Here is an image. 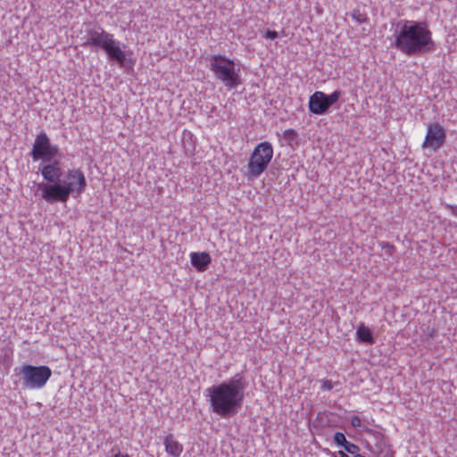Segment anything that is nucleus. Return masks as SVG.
Instances as JSON below:
<instances>
[{"mask_svg": "<svg viewBox=\"0 0 457 457\" xmlns=\"http://www.w3.org/2000/svg\"><path fill=\"white\" fill-rule=\"evenodd\" d=\"M247 386L245 377L237 373L229 379L208 387L204 395L211 411L224 419L236 415L242 408Z\"/></svg>", "mask_w": 457, "mask_h": 457, "instance_id": "nucleus-1", "label": "nucleus"}, {"mask_svg": "<svg viewBox=\"0 0 457 457\" xmlns=\"http://www.w3.org/2000/svg\"><path fill=\"white\" fill-rule=\"evenodd\" d=\"M394 38V46L408 56L420 55L436 48L432 32L426 22L401 21L396 25Z\"/></svg>", "mask_w": 457, "mask_h": 457, "instance_id": "nucleus-2", "label": "nucleus"}, {"mask_svg": "<svg viewBox=\"0 0 457 457\" xmlns=\"http://www.w3.org/2000/svg\"><path fill=\"white\" fill-rule=\"evenodd\" d=\"M87 186L84 172L80 169L68 170L54 184H39L42 198L48 204L66 203L70 196L78 198Z\"/></svg>", "mask_w": 457, "mask_h": 457, "instance_id": "nucleus-3", "label": "nucleus"}, {"mask_svg": "<svg viewBox=\"0 0 457 457\" xmlns=\"http://www.w3.org/2000/svg\"><path fill=\"white\" fill-rule=\"evenodd\" d=\"M85 39V46L102 49L109 60L115 62L120 66L124 65L127 58L126 46L117 40L113 34L102 28L90 29L87 31Z\"/></svg>", "mask_w": 457, "mask_h": 457, "instance_id": "nucleus-4", "label": "nucleus"}, {"mask_svg": "<svg viewBox=\"0 0 457 457\" xmlns=\"http://www.w3.org/2000/svg\"><path fill=\"white\" fill-rule=\"evenodd\" d=\"M209 67L215 78L228 89L237 88L241 84V71L235 62L225 55H212Z\"/></svg>", "mask_w": 457, "mask_h": 457, "instance_id": "nucleus-5", "label": "nucleus"}, {"mask_svg": "<svg viewBox=\"0 0 457 457\" xmlns=\"http://www.w3.org/2000/svg\"><path fill=\"white\" fill-rule=\"evenodd\" d=\"M273 157V147L268 141L258 144L252 152L244 175L248 180L258 179L268 168Z\"/></svg>", "mask_w": 457, "mask_h": 457, "instance_id": "nucleus-6", "label": "nucleus"}, {"mask_svg": "<svg viewBox=\"0 0 457 457\" xmlns=\"http://www.w3.org/2000/svg\"><path fill=\"white\" fill-rule=\"evenodd\" d=\"M19 374L22 380V386L30 390L43 388L52 376V370L48 366H33L25 364L21 367Z\"/></svg>", "mask_w": 457, "mask_h": 457, "instance_id": "nucleus-7", "label": "nucleus"}, {"mask_svg": "<svg viewBox=\"0 0 457 457\" xmlns=\"http://www.w3.org/2000/svg\"><path fill=\"white\" fill-rule=\"evenodd\" d=\"M59 148L52 145L46 132H40L35 138L31 156L34 161L51 162L58 154Z\"/></svg>", "mask_w": 457, "mask_h": 457, "instance_id": "nucleus-8", "label": "nucleus"}, {"mask_svg": "<svg viewBox=\"0 0 457 457\" xmlns=\"http://www.w3.org/2000/svg\"><path fill=\"white\" fill-rule=\"evenodd\" d=\"M445 129L439 123L429 124L422 146L436 152L445 144Z\"/></svg>", "mask_w": 457, "mask_h": 457, "instance_id": "nucleus-9", "label": "nucleus"}, {"mask_svg": "<svg viewBox=\"0 0 457 457\" xmlns=\"http://www.w3.org/2000/svg\"><path fill=\"white\" fill-rule=\"evenodd\" d=\"M330 108L327 100V95L321 91H316L309 99L310 111L317 115L325 114Z\"/></svg>", "mask_w": 457, "mask_h": 457, "instance_id": "nucleus-10", "label": "nucleus"}, {"mask_svg": "<svg viewBox=\"0 0 457 457\" xmlns=\"http://www.w3.org/2000/svg\"><path fill=\"white\" fill-rule=\"evenodd\" d=\"M41 174L47 184L58 183L61 179L62 172L60 167V162L57 160L45 164L41 169Z\"/></svg>", "mask_w": 457, "mask_h": 457, "instance_id": "nucleus-11", "label": "nucleus"}, {"mask_svg": "<svg viewBox=\"0 0 457 457\" xmlns=\"http://www.w3.org/2000/svg\"><path fill=\"white\" fill-rule=\"evenodd\" d=\"M190 260L192 265L198 270V271H204L207 270L209 264L212 262V258L208 253L202 252H193L190 253Z\"/></svg>", "mask_w": 457, "mask_h": 457, "instance_id": "nucleus-12", "label": "nucleus"}, {"mask_svg": "<svg viewBox=\"0 0 457 457\" xmlns=\"http://www.w3.org/2000/svg\"><path fill=\"white\" fill-rule=\"evenodd\" d=\"M163 445L166 453L172 457H179L183 452V445L175 439L172 434L164 437Z\"/></svg>", "mask_w": 457, "mask_h": 457, "instance_id": "nucleus-13", "label": "nucleus"}, {"mask_svg": "<svg viewBox=\"0 0 457 457\" xmlns=\"http://www.w3.org/2000/svg\"><path fill=\"white\" fill-rule=\"evenodd\" d=\"M356 334L360 341L368 344L374 343V338L372 337L370 329L368 327L364 326L363 324L357 328Z\"/></svg>", "mask_w": 457, "mask_h": 457, "instance_id": "nucleus-14", "label": "nucleus"}, {"mask_svg": "<svg viewBox=\"0 0 457 457\" xmlns=\"http://www.w3.org/2000/svg\"><path fill=\"white\" fill-rule=\"evenodd\" d=\"M344 449L346 453L353 454V456L357 454L358 452L360 451V447L357 445L351 443L349 441L345 443Z\"/></svg>", "mask_w": 457, "mask_h": 457, "instance_id": "nucleus-15", "label": "nucleus"}, {"mask_svg": "<svg viewBox=\"0 0 457 457\" xmlns=\"http://www.w3.org/2000/svg\"><path fill=\"white\" fill-rule=\"evenodd\" d=\"M341 95V91L339 90H335L330 95H327V100L328 103L329 104V106H332L335 103H337L340 98Z\"/></svg>", "mask_w": 457, "mask_h": 457, "instance_id": "nucleus-16", "label": "nucleus"}, {"mask_svg": "<svg viewBox=\"0 0 457 457\" xmlns=\"http://www.w3.org/2000/svg\"><path fill=\"white\" fill-rule=\"evenodd\" d=\"M379 245L384 250L385 254L391 256L395 251V246L388 242H379Z\"/></svg>", "mask_w": 457, "mask_h": 457, "instance_id": "nucleus-17", "label": "nucleus"}, {"mask_svg": "<svg viewBox=\"0 0 457 457\" xmlns=\"http://www.w3.org/2000/svg\"><path fill=\"white\" fill-rule=\"evenodd\" d=\"M334 442L337 445L344 447L347 440L342 432H336L334 435Z\"/></svg>", "mask_w": 457, "mask_h": 457, "instance_id": "nucleus-18", "label": "nucleus"}, {"mask_svg": "<svg viewBox=\"0 0 457 457\" xmlns=\"http://www.w3.org/2000/svg\"><path fill=\"white\" fill-rule=\"evenodd\" d=\"M350 422H351V425L354 428H361V426H362L361 420L360 419V417H358L356 415L351 417Z\"/></svg>", "mask_w": 457, "mask_h": 457, "instance_id": "nucleus-19", "label": "nucleus"}, {"mask_svg": "<svg viewBox=\"0 0 457 457\" xmlns=\"http://www.w3.org/2000/svg\"><path fill=\"white\" fill-rule=\"evenodd\" d=\"M296 132L294 129H287L285 131V138L288 141H292L295 138Z\"/></svg>", "mask_w": 457, "mask_h": 457, "instance_id": "nucleus-20", "label": "nucleus"}, {"mask_svg": "<svg viewBox=\"0 0 457 457\" xmlns=\"http://www.w3.org/2000/svg\"><path fill=\"white\" fill-rule=\"evenodd\" d=\"M321 390L323 391H329L333 388L332 382L329 380H322L321 381Z\"/></svg>", "mask_w": 457, "mask_h": 457, "instance_id": "nucleus-21", "label": "nucleus"}, {"mask_svg": "<svg viewBox=\"0 0 457 457\" xmlns=\"http://www.w3.org/2000/svg\"><path fill=\"white\" fill-rule=\"evenodd\" d=\"M263 37L267 39L274 40L278 37V32L275 30H267Z\"/></svg>", "mask_w": 457, "mask_h": 457, "instance_id": "nucleus-22", "label": "nucleus"}, {"mask_svg": "<svg viewBox=\"0 0 457 457\" xmlns=\"http://www.w3.org/2000/svg\"><path fill=\"white\" fill-rule=\"evenodd\" d=\"M113 457H130V456L127 453H121L120 452H119Z\"/></svg>", "mask_w": 457, "mask_h": 457, "instance_id": "nucleus-23", "label": "nucleus"}, {"mask_svg": "<svg viewBox=\"0 0 457 457\" xmlns=\"http://www.w3.org/2000/svg\"><path fill=\"white\" fill-rule=\"evenodd\" d=\"M450 208H451L453 213L454 215H457V206H450Z\"/></svg>", "mask_w": 457, "mask_h": 457, "instance_id": "nucleus-24", "label": "nucleus"}, {"mask_svg": "<svg viewBox=\"0 0 457 457\" xmlns=\"http://www.w3.org/2000/svg\"><path fill=\"white\" fill-rule=\"evenodd\" d=\"M338 454L340 455V457H348V455L346 454L345 452L344 451H339L338 452Z\"/></svg>", "mask_w": 457, "mask_h": 457, "instance_id": "nucleus-25", "label": "nucleus"}, {"mask_svg": "<svg viewBox=\"0 0 457 457\" xmlns=\"http://www.w3.org/2000/svg\"><path fill=\"white\" fill-rule=\"evenodd\" d=\"M353 457H365V456H363V455H361V454L357 453V454H355Z\"/></svg>", "mask_w": 457, "mask_h": 457, "instance_id": "nucleus-26", "label": "nucleus"}]
</instances>
